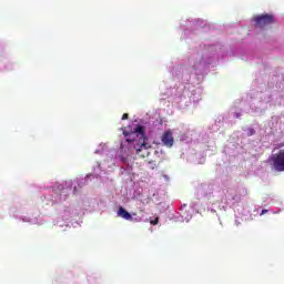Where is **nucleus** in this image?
<instances>
[{
	"label": "nucleus",
	"instance_id": "1",
	"mask_svg": "<svg viewBox=\"0 0 284 284\" xmlns=\"http://www.w3.org/2000/svg\"><path fill=\"white\" fill-rule=\"evenodd\" d=\"M123 135L125 136V141L121 143V150H123L128 143L129 150L133 149L136 151L138 156H141L142 159L150 156L152 145L145 142L148 141V138L145 136V129L142 125L136 126L131 133L123 131Z\"/></svg>",
	"mask_w": 284,
	"mask_h": 284
},
{
	"label": "nucleus",
	"instance_id": "2",
	"mask_svg": "<svg viewBox=\"0 0 284 284\" xmlns=\"http://www.w3.org/2000/svg\"><path fill=\"white\" fill-rule=\"evenodd\" d=\"M253 21L255 26H257V28H266V26H272L275 19H274V14L272 13H263V14L255 16L253 18Z\"/></svg>",
	"mask_w": 284,
	"mask_h": 284
},
{
	"label": "nucleus",
	"instance_id": "3",
	"mask_svg": "<svg viewBox=\"0 0 284 284\" xmlns=\"http://www.w3.org/2000/svg\"><path fill=\"white\" fill-rule=\"evenodd\" d=\"M273 168L276 172H284V151H280L272 158Z\"/></svg>",
	"mask_w": 284,
	"mask_h": 284
},
{
	"label": "nucleus",
	"instance_id": "4",
	"mask_svg": "<svg viewBox=\"0 0 284 284\" xmlns=\"http://www.w3.org/2000/svg\"><path fill=\"white\" fill-rule=\"evenodd\" d=\"M161 141L166 148H172V145H174V136L172 135V131L164 132Z\"/></svg>",
	"mask_w": 284,
	"mask_h": 284
},
{
	"label": "nucleus",
	"instance_id": "5",
	"mask_svg": "<svg viewBox=\"0 0 284 284\" xmlns=\"http://www.w3.org/2000/svg\"><path fill=\"white\" fill-rule=\"evenodd\" d=\"M118 216H121V219H124L125 221H132V214H130L123 206L119 207Z\"/></svg>",
	"mask_w": 284,
	"mask_h": 284
},
{
	"label": "nucleus",
	"instance_id": "6",
	"mask_svg": "<svg viewBox=\"0 0 284 284\" xmlns=\"http://www.w3.org/2000/svg\"><path fill=\"white\" fill-rule=\"evenodd\" d=\"M149 165H150V170H155L156 168V164L153 162H149Z\"/></svg>",
	"mask_w": 284,
	"mask_h": 284
},
{
	"label": "nucleus",
	"instance_id": "7",
	"mask_svg": "<svg viewBox=\"0 0 284 284\" xmlns=\"http://www.w3.org/2000/svg\"><path fill=\"white\" fill-rule=\"evenodd\" d=\"M151 225H159V217H156L155 220L151 221Z\"/></svg>",
	"mask_w": 284,
	"mask_h": 284
},
{
	"label": "nucleus",
	"instance_id": "8",
	"mask_svg": "<svg viewBox=\"0 0 284 284\" xmlns=\"http://www.w3.org/2000/svg\"><path fill=\"white\" fill-rule=\"evenodd\" d=\"M129 114L128 113H124L123 115H122V121H125V120H128L129 119Z\"/></svg>",
	"mask_w": 284,
	"mask_h": 284
},
{
	"label": "nucleus",
	"instance_id": "9",
	"mask_svg": "<svg viewBox=\"0 0 284 284\" xmlns=\"http://www.w3.org/2000/svg\"><path fill=\"white\" fill-rule=\"evenodd\" d=\"M263 214H267V210H262L261 216H263Z\"/></svg>",
	"mask_w": 284,
	"mask_h": 284
}]
</instances>
